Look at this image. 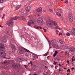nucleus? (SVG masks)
Returning a JSON list of instances; mask_svg holds the SVG:
<instances>
[{
    "mask_svg": "<svg viewBox=\"0 0 75 75\" xmlns=\"http://www.w3.org/2000/svg\"><path fill=\"white\" fill-rule=\"evenodd\" d=\"M20 7H21V6H20V5H18L16 7V10H18V9H19Z\"/></svg>",
    "mask_w": 75,
    "mask_h": 75,
    "instance_id": "obj_23",
    "label": "nucleus"
},
{
    "mask_svg": "<svg viewBox=\"0 0 75 75\" xmlns=\"http://www.w3.org/2000/svg\"><path fill=\"white\" fill-rule=\"evenodd\" d=\"M4 1L3 0H0V3H3Z\"/></svg>",
    "mask_w": 75,
    "mask_h": 75,
    "instance_id": "obj_32",
    "label": "nucleus"
},
{
    "mask_svg": "<svg viewBox=\"0 0 75 75\" xmlns=\"http://www.w3.org/2000/svg\"><path fill=\"white\" fill-rule=\"evenodd\" d=\"M62 41H61L60 40H59V42L61 44H63V42H62Z\"/></svg>",
    "mask_w": 75,
    "mask_h": 75,
    "instance_id": "obj_37",
    "label": "nucleus"
},
{
    "mask_svg": "<svg viewBox=\"0 0 75 75\" xmlns=\"http://www.w3.org/2000/svg\"><path fill=\"white\" fill-rule=\"evenodd\" d=\"M4 45H3L2 43L0 44V50L3 51L4 50Z\"/></svg>",
    "mask_w": 75,
    "mask_h": 75,
    "instance_id": "obj_8",
    "label": "nucleus"
},
{
    "mask_svg": "<svg viewBox=\"0 0 75 75\" xmlns=\"http://www.w3.org/2000/svg\"><path fill=\"white\" fill-rule=\"evenodd\" d=\"M32 16V15H30L29 16H28V17L29 18H30V17H31Z\"/></svg>",
    "mask_w": 75,
    "mask_h": 75,
    "instance_id": "obj_52",
    "label": "nucleus"
},
{
    "mask_svg": "<svg viewBox=\"0 0 75 75\" xmlns=\"http://www.w3.org/2000/svg\"><path fill=\"white\" fill-rule=\"evenodd\" d=\"M6 37L4 36L2 37L0 39L1 41L2 42L4 43L7 42V39H6Z\"/></svg>",
    "mask_w": 75,
    "mask_h": 75,
    "instance_id": "obj_5",
    "label": "nucleus"
},
{
    "mask_svg": "<svg viewBox=\"0 0 75 75\" xmlns=\"http://www.w3.org/2000/svg\"><path fill=\"white\" fill-rule=\"evenodd\" d=\"M56 55H57V54L54 53V55H53V57H55V56H56Z\"/></svg>",
    "mask_w": 75,
    "mask_h": 75,
    "instance_id": "obj_45",
    "label": "nucleus"
},
{
    "mask_svg": "<svg viewBox=\"0 0 75 75\" xmlns=\"http://www.w3.org/2000/svg\"><path fill=\"white\" fill-rule=\"evenodd\" d=\"M72 30L70 31V33L73 36H75V28L74 27H72Z\"/></svg>",
    "mask_w": 75,
    "mask_h": 75,
    "instance_id": "obj_6",
    "label": "nucleus"
},
{
    "mask_svg": "<svg viewBox=\"0 0 75 75\" xmlns=\"http://www.w3.org/2000/svg\"><path fill=\"white\" fill-rule=\"evenodd\" d=\"M21 50L19 51V52L20 53V54H24V52H25L23 50V49H22L21 47Z\"/></svg>",
    "mask_w": 75,
    "mask_h": 75,
    "instance_id": "obj_11",
    "label": "nucleus"
},
{
    "mask_svg": "<svg viewBox=\"0 0 75 75\" xmlns=\"http://www.w3.org/2000/svg\"><path fill=\"white\" fill-rule=\"evenodd\" d=\"M50 11V12H51L52 13H53V11L51 9H50L49 10Z\"/></svg>",
    "mask_w": 75,
    "mask_h": 75,
    "instance_id": "obj_35",
    "label": "nucleus"
},
{
    "mask_svg": "<svg viewBox=\"0 0 75 75\" xmlns=\"http://www.w3.org/2000/svg\"><path fill=\"white\" fill-rule=\"evenodd\" d=\"M0 27H1V28H3V26H1V25H0Z\"/></svg>",
    "mask_w": 75,
    "mask_h": 75,
    "instance_id": "obj_55",
    "label": "nucleus"
},
{
    "mask_svg": "<svg viewBox=\"0 0 75 75\" xmlns=\"http://www.w3.org/2000/svg\"><path fill=\"white\" fill-rule=\"evenodd\" d=\"M4 64H5L8 65V64H10V62H9V61H5L4 62Z\"/></svg>",
    "mask_w": 75,
    "mask_h": 75,
    "instance_id": "obj_22",
    "label": "nucleus"
},
{
    "mask_svg": "<svg viewBox=\"0 0 75 75\" xmlns=\"http://www.w3.org/2000/svg\"><path fill=\"white\" fill-rule=\"evenodd\" d=\"M28 25H29V26H30V25H31V23H30V22H28Z\"/></svg>",
    "mask_w": 75,
    "mask_h": 75,
    "instance_id": "obj_34",
    "label": "nucleus"
},
{
    "mask_svg": "<svg viewBox=\"0 0 75 75\" xmlns=\"http://www.w3.org/2000/svg\"><path fill=\"white\" fill-rule=\"evenodd\" d=\"M1 74L3 75H7V73H5L4 71H2L1 72Z\"/></svg>",
    "mask_w": 75,
    "mask_h": 75,
    "instance_id": "obj_20",
    "label": "nucleus"
},
{
    "mask_svg": "<svg viewBox=\"0 0 75 75\" xmlns=\"http://www.w3.org/2000/svg\"><path fill=\"white\" fill-rule=\"evenodd\" d=\"M45 68H48V67L47 66H45Z\"/></svg>",
    "mask_w": 75,
    "mask_h": 75,
    "instance_id": "obj_58",
    "label": "nucleus"
},
{
    "mask_svg": "<svg viewBox=\"0 0 75 75\" xmlns=\"http://www.w3.org/2000/svg\"><path fill=\"white\" fill-rule=\"evenodd\" d=\"M55 28L56 29H59V30H61V29L59 28V26H57L56 27H55Z\"/></svg>",
    "mask_w": 75,
    "mask_h": 75,
    "instance_id": "obj_25",
    "label": "nucleus"
},
{
    "mask_svg": "<svg viewBox=\"0 0 75 75\" xmlns=\"http://www.w3.org/2000/svg\"><path fill=\"white\" fill-rule=\"evenodd\" d=\"M48 52H47L46 53L44 54V56H47V55H48Z\"/></svg>",
    "mask_w": 75,
    "mask_h": 75,
    "instance_id": "obj_29",
    "label": "nucleus"
},
{
    "mask_svg": "<svg viewBox=\"0 0 75 75\" xmlns=\"http://www.w3.org/2000/svg\"><path fill=\"white\" fill-rule=\"evenodd\" d=\"M4 16H5V14H3V17L2 18H3L4 17Z\"/></svg>",
    "mask_w": 75,
    "mask_h": 75,
    "instance_id": "obj_49",
    "label": "nucleus"
},
{
    "mask_svg": "<svg viewBox=\"0 0 75 75\" xmlns=\"http://www.w3.org/2000/svg\"><path fill=\"white\" fill-rule=\"evenodd\" d=\"M58 65H57V66H55V68L56 69H57V67H58Z\"/></svg>",
    "mask_w": 75,
    "mask_h": 75,
    "instance_id": "obj_47",
    "label": "nucleus"
},
{
    "mask_svg": "<svg viewBox=\"0 0 75 75\" xmlns=\"http://www.w3.org/2000/svg\"><path fill=\"white\" fill-rule=\"evenodd\" d=\"M24 67H25V68H27V65H24Z\"/></svg>",
    "mask_w": 75,
    "mask_h": 75,
    "instance_id": "obj_57",
    "label": "nucleus"
},
{
    "mask_svg": "<svg viewBox=\"0 0 75 75\" xmlns=\"http://www.w3.org/2000/svg\"><path fill=\"white\" fill-rule=\"evenodd\" d=\"M7 34L8 35H10V33L9 32V31H8L7 32Z\"/></svg>",
    "mask_w": 75,
    "mask_h": 75,
    "instance_id": "obj_31",
    "label": "nucleus"
},
{
    "mask_svg": "<svg viewBox=\"0 0 75 75\" xmlns=\"http://www.w3.org/2000/svg\"><path fill=\"white\" fill-rule=\"evenodd\" d=\"M50 66H51V68H52L53 67H54V65H50Z\"/></svg>",
    "mask_w": 75,
    "mask_h": 75,
    "instance_id": "obj_51",
    "label": "nucleus"
},
{
    "mask_svg": "<svg viewBox=\"0 0 75 75\" xmlns=\"http://www.w3.org/2000/svg\"><path fill=\"white\" fill-rule=\"evenodd\" d=\"M34 28H35L36 29H37V30H39V29H41L42 28L41 27V26H39L38 25H35L34 26Z\"/></svg>",
    "mask_w": 75,
    "mask_h": 75,
    "instance_id": "obj_10",
    "label": "nucleus"
},
{
    "mask_svg": "<svg viewBox=\"0 0 75 75\" xmlns=\"http://www.w3.org/2000/svg\"><path fill=\"white\" fill-rule=\"evenodd\" d=\"M56 32H58V33L59 32V31H58V30H56Z\"/></svg>",
    "mask_w": 75,
    "mask_h": 75,
    "instance_id": "obj_62",
    "label": "nucleus"
},
{
    "mask_svg": "<svg viewBox=\"0 0 75 75\" xmlns=\"http://www.w3.org/2000/svg\"><path fill=\"white\" fill-rule=\"evenodd\" d=\"M54 63H53V64H54L55 65L57 64L56 62H55V61H54Z\"/></svg>",
    "mask_w": 75,
    "mask_h": 75,
    "instance_id": "obj_43",
    "label": "nucleus"
},
{
    "mask_svg": "<svg viewBox=\"0 0 75 75\" xmlns=\"http://www.w3.org/2000/svg\"><path fill=\"white\" fill-rule=\"evenodd\" d=\"M18 16H15L14 18H11V20H17L18 18Z\"/></svg>",
    "mask_w": 75,
    "mask_h": 75,
    "instance_id": "obj_15",
    "label": "nucleus"
},
{
    "mask_svg": "<svg viewBox=\"0 0 75 75\" xmlns=\"http://www.w3.org/2000/svg\"><path fill=\"white\" fill-rule=\"evenodd\" d=\"M66 35H67V36H69V35H70V33H68L66 34Z\"/></svg>",
    "mask_w": 75,
    "mask_h": 75,
    "instance_id": "obj_39",
    "label": "nucleus"
},
{
    "mask_svg": "<svg viewBox=\"0 0 75 75\" xmlns=\"http://www.w3.org/2000/svg\"><path fill=\"white\" fill-rule=\"evenodd\" d=\"M11 47L12 48H13V49H15L16 48V47L13 45H11Z\"/></svg>",
    "mask_w": 75,
    "mask_h": 75,
    "instance_id": "obj_26",
    "label": "nucleus"
},
{
    "mask_svg": "<svg viewBox=\"0 0 75 75\" xmlns=\"http://www.w3.org/2000/svg\"><path fill=\"white\" fill-rule=\"evenodd\" d=\"M60 13H62V14H63V12H62V11L61 9H59Z\"/></svg>",
    "mask_w": 75,
    "mask_h": 75,
    "instance_id": "obj_36",
    "label": "nucleus"
},
{
    "mask_svg": "<svg viewBox=\"0 0 75 75\" xmlns=\"http://www.w3.org/2000/svg\"><path fill=\"white\" fill-rule=\"evenodd\" d=\"M70 69H68L67 72H70Z\"/></svg>",
    "mask_w": 75,
    "mask_h": 75,
    "instance_id": "obj_46",
    "label": "nucleus"
},
{
    "mask_svg": "<svg viewBox=\"0 0 75 75\" xmlns=\"http://www.w3.org/2000/svg\"><path fill=\"white\" fill-rule=\"evenodd\" d=\"M6 55V53L5 52H4V51H0V58H1L2 57L3 58H5L4 56Z\"/></svg>",
    "mask_w": 75,
    "mask_h": 75,
    "instance_id": "obj_4",
    "label": "nucleus"
},
{
    "mask_svg": "<svg viewBox=\"0 0 75 75\" xmlns=\"http://www.w3.org/2000/svg\"><path fill=\"white\" fill-rule=\"evenodd\" d=\"M25 55L26 56V57H29L30 56V55H29V54H25Z\"/></svg>",
    "mask_w": 75,
    "mask_h": 75,
    "instance_id": "obj_42",
    "label": "nucleus"
},
{
    "mask_svg": "<svg viewBox=\"0 0 75 75\" xmlns=\"http://www.w3.org/2000/svg\"><path fill=\"white\" fill-rule=\"evenodd\" d=\"M7 24V25H8L9 24H11V25H13V22L11 20L9 21L8 22Z\"/></svg>",
    "mask_w": 75,
    "mask_h": 75,
    "instance_id": "obj_12",
    "label": "nucleus"
},
{
    "mask_svg": "<svg viewBox=\"0 0 75 75\" xmlns=\"http://www.w3.org/2000/svg\"><path fill=\"white\" fill-rule=\"evenodd\" d=\"M51 42L52 44V45H54V44H55V43H56V40H55V39H54L53 40H51Z\"/></svg>",
    "mask_w": 75,
    "mask_h": 75,
    "instance_id": "obj_16",
    "label": "nucleus"
},
{
    "mask_svg": "<svg viewBox=\"0 0 75 75\" xmlns=\"http://www.w3.org/2000/svg\"><path fill=\"white\" fill-rule=\"evenodd\" d=\"M48 42H49V44L50 46L51 45V42L50 41H49Z\"/></svg>",
    "mask_w": 75,
    "mask_h": 75,
    "instance_id": "obj_38",
    "label": "nucleus"
},
{
    "mask_svg": "<svg viewBox=\"0 0 75 75\" xmlns=\"http://www.w3.org/2000/svg\"><path fill=\"white\" fill-rule=\"evenodd\" d=\"M67 62L68 64H69V61H68V60H67Z\"/></svg>",
    "mask_w": 75,
    "mask_h": 75,
    "instance_id": "obj_48",
    "label": "nucleus"
},
{
    "mask_svg": "<svg viewBox=\"0 0 75 75\" xmlns=\"http://www.w3.org/2000/svg\"><path fill=\"white\" fill-rule=\"evenodd\" d=\"M34 59H38V56L37 55H35L34 56Z\"/></svg>",
    "mask_w": 75,
    "mask_h": 75,
    "instance_id": "obj_24",
    "label": "nucleus"
},
{
    "mask_svg": "<svg viewBox=\"0 0 75 75\" xmlns=\"http://www.w3.org/2000/svg\"><path fill=\"white\" fill-rule=\"evenodd\" d=\"M32 75H37V74H33Z\"/></svg>",
    "mask_w": 75,
    "mask_h": 75,
    "instance_id": "obj_64",
    "label": "nucleus"
},
{
    "mask_svg": "<svg viewBox=\"0 0 75 75\" xmlns=\"http://www.w3.org/2000/svg\"><path fill=\"white\" fill-rule=\"evenodd\" d=\"M74 68H71V69H72V71H73V70H74Z\"/></svg>",
    "mask_w": 75,
    "mask_h": 75,
    "instance_id": "obj_60",
    "label": "nucleus"
},
{
    "mask_svg": "<svg viewBox=\"0 0 75 75\" xmlns=\"http://www.w3.org/2000/svg\"><path fill=\"white\" fill-rule=\"evenodd\" d=\"M28 1H29V2H31V1H32L33 0H28Z\"/></svg>",
    "mask_w": 75,
    "mask_h": 75,
    "instance_id": "obj_53",
    "label": "nucleus"
},
{
    "mask_svg": "<svg viewBox=\"0 0 75 75\" xmlns=\"http://www.w3.org/2000/svg\"><path fill=\"white\" fill-rule=\"evenodd\" d=\"M21 60V58L20 57H18L16 59V61H18V62H20Z\"/></svg>",
    "mask_w": 75,
    "mask_h": 75,
    "instance_id": "obj_17",
    "label": "nucleus"
},
{
    "mask_svg": "<svg viewBox=\"0 0 75 75\" xmlns=\"http://www.w3.org/2000/svg\"><path fill=\"white\" fill-rule=\"evenodd\" d=\"M54 54H58V52H57V51L56 50L55 51Z\"/></svg>",
    "mask_w": 75,
    "mask_h": 75,
    "instance_id": "obj_44",
    "label": "nucleus"
},
{
    "mask_svg": "<svg viewBox=\"0 0 75 75\" xmlns=\"http://www.w3.org/2000/svg\"><path fill=\"white\" fill-rule=\"evenodd\" d=\"M57 60H58V61H59V58H58L57 59Z\"/></svg>",
    "mask_w": 75,
    "mask_h": 75,
    "instance_id": "obj_61",
    "label": "nucleus"
},
{
    "mask_svg": "<svg viewBox=\"0 0 75 75\" xmlns=\"http://www.w3.org/2000/svg\"><path fill=\"white\" fill-rule=\"evenodd\" d=\"M21 48L22 49H23V50H25V52H30V51L28 50L25 48H24V47H21Z\"/></svg>",
    "mask_w": 75,
    "mask_h": 75,
    "instance_id": "obj_18",
    "label": "nucleus"
},
{
    "mask_svg": "<svg viewBox=\"0 0 75 75\" xmlns=\"http://www.w3.org/2000/svg\"><path fill=\"white\" fill-rule=\"evenodd\" d=\"M37 21L38 23L40 24H41L43 21V20L42 19V18H38L37 19Z\"/></svg>",
    "mask_w": 75,
    "mask_h": 75,
    "instance_id": "obj_9",
    "label": "nucleus"
},
{
    "mask_svg": "<svg viewBox=\"0 0 75 75\" xmlns=\"http://www.w3.org/2000/svg\"><path fill=\"white\" fill-rule=\"evenodd\" d=\"M43 30H44V32H45V33H46V32H47V31H46V29L43 28Z\"/></svg>",
    "mask_w": 75,
    "mask_h": 75,
    "instance_id": "obj_40",
    "label": "nucleus"
},
{
    "mask_svg": "<svg viewBox=\"0 0 75 75\" xmlns=\"http://www.w3.org/2000/svg\"><path fill=\"white\" fill-rule=\"evenodd\" d=\"M4 8V7L1 8L0 9V12L1 11V10H3Z\"/></svg>",
    "mask_w": 75,
    "mask_h": 75,
    "instance_id": "obj_33",
    "label": "nucleus"
},
{
    "mask_svg": "<svg viewBox=\"0 0 75 75\" xmlns=\"http://www.w3.org/2000/svg\"><path fill=\"white\" fill-rule=\"evenodd\" d=\"M28 64H31L32 66V65H33V62L32 61H30V63H28Z\"/></svg>",
    "mask_w": 75,
    "mask_h": 75,
    "instance_id": "obj_30",
    "label": "nucleus"
},
{
    "mask_svg": "<svg viewBox=\"0 0 75 75\" xmlns=\"http://www.w3.org/2000/svg\"><path fill=\"white\" fill-rule=\"evenodd\" d=\"M52 46L53 47H55L56 48H58V46L57 45H56L55 44L53 45H52Z\"/></svg>",
    "mask_w": 75,
    "mask_h": 75,
    "instance_id": "obj_21",
    "label": "nucleus"
},
{
    "mask_svg": "<svg viewBox=\"0 0 75 75\" xmlns=\"http://www.w3.org/2000/svg\"><path fill=\"white\" fill-rule=\"evenodd\" d=\"M65 3H66V4H68V1H66L65 2Z\"/></svg>",
    "mask_w": 75,
    "mask_h": 75,
    "instance_id": "obj_41",
    "label": "nucleus"
},
{
    "mask_svg": "<svg viewBox=\"0 0 75 75\" xmlns=\"http://www.w3.org/2000/svg\"><path fill=\"white\" fill-rule=\"evenodd\" d=\"M27 14L26 13H25L24 14H23L21 15V18H22L23 20H25V17H27Z\"/></svg>",
    "mask_w": 75,
    "mask_h": 75,
    "instance_id": "obj_7",
    "label": "nucleus"
},
{
    "mask_svg": "<svg viewBox=\"0 0 75 75\" xmlns=\"http://www.w3.org/2000/svg\"><path fill=\"white\" fill-rule=\"evenodd\" d=\"M47 24L48 26H49L50 27H52L54 25L55 26H56V25H57V23L56 21H53L52 20H50L47 22Z\"/></svg>",
    "mask_w": 75,
    "mask_h": 75,
    "instance_id": "obj_1",
    "label": "nucleus"
},
{
    "mask_svg": "<svg viewBox=\"0 0 75 75\" xmlns=\"http://www.w3.org/2000/svg\"><path fill=\"white\" fill-rule=\"evenodd\" d=\"M62 21H65V19H64V18H62Z\"/></svg>",
    "mask_w": 75,
    "mask_h": 75,
    "instance_id": "obj_50",
    "label": "nucleus"
},
{
    "mask_svg": "<svg viewBox=\"0 0 75 75\" xmlns=\"http://www.w3.org/2000/svg\"><path fill=\"white\" fill-rule=\"evenodd\" d=\"M56 14L57 15V16H59L60 17L61 16V15L59 14V13L58 12H57V13H56Z\"/></svg>",
    "mask_w": 75,
    "mask_h": 75,
    "instance_id": "obj_28",
    "label": "nucleus"
},
{
    "mask_svg": "<svg viewBox=\"0 0 75 75\" xmlns=\"http://www.w3.org/2000/svg\"><path fill=\"white\" fill-rule=\"evenodd\" d=\"M12 66L15 68H16V70H20L21 68V66L20 65L18 66L16 64H14L12 65Z\"/></svg>",
    "mask_w": 75,
    "mask_h": 75,
    "instance_id": "obj_2",
    "label": "nucleus"
},
{
    "mask_svg": "<svg viewBox=\"0 0 75 75\" xmlns=\"http://www.w3.org/2000/svg\"><path fill=\"white\" fill-rule=\"evenodd\" d=\"M68 19L70 22H72L73 21V16L72 15V13H70L68 14Z\"/></svg>",
    "mask_w": 75,
    "mask_h": 75,
    "instance_id": "obj_3",
    "label": "nucleus"
},
{
    "mask_svg": "<svg viewBox=\"0 0 75 75\" xmlns=\"http://www.w3.org/2000/svg\"><path fill=\"white\" fill-rule=\"evenodd\" d=\"M30 9H31V7L30 6H28L26 8V10L27 11H28V12L30 11Z\"/></svg>",
    "mask_w": 75,
    "mask_h": 75,
    "instance_id": "obj_14",
    "label": "nucleus"
},
{
    "mask_svg": "<svg viewBox=\"0 0 75 75\" xmlns=\"http://www.w3.org/2000/svg\"><path fill=\"white\" fill-rule=\"evenodd\" d=\"M69 75V73L68 74V73H67V75Z\"/></svg>",
    "mask_w": 75,
    "mask_h": 75,
    "instance_id": "obj_63",
    "label": "nucleus"
},
{
    "mask_svg": "<svg viewBox=\"0 0 75 75\" xmlns=\"http://www.w3.org/2000/svg\"><path fill=\"white\" fill-rule=\"evenodd\" d=\"M59 66H60V67H62V65H61V64H59Z\"/></svg>",
    "mask_w": 75,
    "mask_h": 75,
    "instance_id": "obj_59",
    "label": "nucleus"
},
{
    "mask_svg": "<svg viewBox=\"0 0 75 75\" xmlns=\"http://www.w3.org/2000/svg\"><path fill=\"white\" fill-rule=\"evenodd\" d=\"M37 11L38 12H41L42 11V8H39L38 9Z\"/></svg>",
    "mask_w": 75,
    "mask_h": 75,
    "instance_id": "obj_19",
    "label": "nucleus"
},
{
    "mask_svg": "<svg viewBox=\"0 0 75 75\" xmlns=\"http://www.w3.org/2000/svg\"><path fill=\"white\" fill-rule=\"evenodd\" d=\"M62 33H59V35L60 36L61 35H62Z\"/></svg>",
    "mask_w": 75,
    "mask_h": 75,
    "instance_id": "obj_54",
    "label": "nucleus"
},
{
    "mask_svg": "<svg viewBox=\"0 0 75 75\" xmlns=\"http://www.w3.org/2000/svg\"><path fill=\"white\" fill-rule=\"evenodd\" d=\"M60 68H59V71H62V70H61Z\"/></svg>",
    "mask_w": 75,
    "mask_h": 75,
    "instance_id": "obj_56",
    "label": "nucleus"
},
{
    "mask_svg": "<svg viewBox=\"0 0 75 75\" xmlns=\"http://www.w3.org/2000/svg\"><path fill=\"white\" fill-rule=\"evenodd\" d=\"M70 52H72L75 51V48L74 47H72L69 50Z\"/></svg>",
    "mask_w": 75,
    "mask_h": 75,
    "instance_id": "obj_13",
    "label": "nucleus"
},
{
    "mask_svg": "<svg viewBox=\"0 0 75 75\" xmlns=\"http://www.w3.org/2000/svg\"><path fill=\"white\" fill-rule=\"evenodd\" d=\"M29 22H30V23L31 24H34V21H31V20Z\"/></svg>",
    "mask_w": 75,
    "mask_h": 75,
    "instance_id": "obj_27",
    "label": "nucleus"
}]
</instances>
